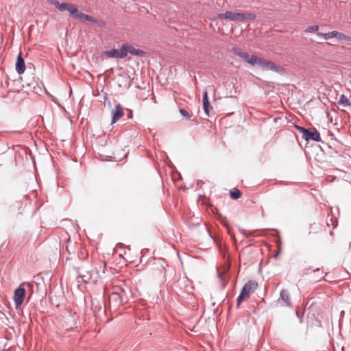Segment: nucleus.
Here are the masks:
<instances>
[{"label":"nucleus","instance_id":"obj_5","mask_svg":"<svg viewBox=\"0 0 351 351\" xmlns=\"http://www.w3.org/2000/svg\"><path fill=\"white\" fill-rule=\"evenodd\" d=\"M191 288V282L186 277L180 278L173 285V290L178 295L189 293Z\"/></svg>","mask_w":351,"mask_h":351},{"label":"nucleus","instance_id":"obj_1","mask_svg":"<svg viewBox=\"0 0 351 351\" xmlns=\"http://www.w3.org/2000/svg\"><path fill=\"white\" fill-rule=\"evenodd\" d=\"M233 53L241 58L244 62L252 66L258 64L261 69L267 71H273L279 72L281 68L277 66L274 62L267 60L263 58L257 57L255 55L250 56L248 53L243 51L241 48L233 47L232 48Z\"/></svg>","mask_w":351,"mask_h":351},{"label":"nucleus","instance_id":"obj_14","mask_svg":"<svg viewBox=\"0 0 351 351\" xmlns=\"http://www.w3.org/2000/svg\"><path fill=\"white\" fill-rule=\"evenodd\" d=\"M16 71L19 75L23 73L25 71V61L22 58L21 53H19L17 56Z\"/></svg>","mask_w":351,"mask_h":351},{"label":"nucleus","instance_id":"obj_4","mask_svg":"<svg viewBox=\"0 0 351 351\" xmlns=\"http://www.w3.org/2000/svg\"><path fill=\"white\" fill-rule=\"evenodd\" d=\"M258 283L255 280L247 281L243 287L241 291L237 300V304L239 306L243 300L249 298L250 294L253 293L257 288Z\"/></svg>","mask_w":351,"mask_h":351},{"label":"nucleus","instance_id":"obj_23","mask_svg":"<svg viewBox=\"0 0 351 351\" xmlns=\"http://www.w3.org/2000/svg\"><path fill=\"white\" fill-rule=\"evenodd\" d=\"M295 128H296V130H297L299 132H300V133L302 134V137L304 136V133H305V132H306V130H308V129H306V128H303V127H302V126H299V125H295Z\"/></svg>","mask_w":351,"mask_h":351},{"label":"nucleus","instance_id":"obj_28","mask_svg":"<svg viewBox=\"0 0 351 351\" xmlns=\"http://www.w3.org/2000/svg\"><path fill=\"white\" fill-rule=\"evenodd\" d=\"M104 99H105L104 103H106V101L108 100V97L106 96Z\"/></svg>","mask_w":351,"mask_h":351},{"label":"nucleus","instance_id":"obj_7","mask_svg":"<svg viewBox=\"0 0 351 351\" xmlns=\"http://www.w3.org/2000/svg\"><path fill=\"white\" fill-rule=\"evenodd\" d=\"M126 301L123 296L112 292L109 296V307L113 311H117Z\"/></svg>","mask_w":351,"mask_h":351},{"label":"nucleus","instance_id":"obj_12","mask_svg":"<svg viewBox=\"0 0 351 351\" xmlns=\"http://www.w3.org/2000/svg\"><path fill=\"white\" fill-rule=\"evenodd\" d=\"M124 114L123 107L118 104L112 112V123H115Z\"/></svg>","mask_w":351,"mask_h":351},{"label":"nucleus","instance_id":"obj_24","mask_svg":"<svg viewBox=\"0 0 351 351\" xmlns=\"http://www.w3.org/2000/svg\"><path fill=\"white\" fill-rule=\"evenodd\" d=\"M103 307H104V309L106 308V304H105V302H104V300H102L101 302L99 311H101Z\"/></svg>","mask_w":351,"mask_h":351},{"label":"nucleus","instance_id":"obj_11","mask_svg":"<svg viewBox=\"0 0 351 351\" xmlns=\"http://www.w3.org/2000/svg\"><path fill=\"white\" fill-rule=\"evenodd\" d=\"M278 303L280 304V306L284 307H290L291 306V302L289 296V293L287 290L282 289L280 293L279 298L278 299Z\"/></svg>","mask_w":351,"mask_h":351},{"label":"nucleus","instance_id":"obj_29","mask_svg":"<svg viewBox=\"0 0 351 351\" xmlns=\"http://www.w3.org/2000/svg\"><path fill=\"white\" fill-rule=\"evenodd\" d=\"M92 305H93V307L95 306V303H94V302H93H93H92Z\"/></svg>","mask_w":351,"mask_h":351},{"label":"nucleus","instance_id":"obj_17","mask_svg":"<svg viewBox=\"0 0 351 351\" xmlns=\"http://www.w3.org/2000/svg\"><path fill=\"white\" fill-rule=\"evenodd\" d=\"M338 32L337 31H332L328 33H319L318 32L317 36L322 37L325 40H328L332 38H335L337 36Z\"/></svg>","mask_w":351,"mask_h":351},{"label":"nucleus","instance_id":"obj_6","mask_svg":"<svg viewBox=\"0 0 351 351\" xmlns=\"http://www.w3.org/2000/svg\"><path fill=\"white\" fill-rule=\"evenodd\" d=\"M76 270L78 277L81 278L84 282L87 283L91 280L94 271L91 269V266L88 263L77 267Z\"/></svg>","mask_w":351,"mask_h":351},{"label":"nucleus","instance_id":"obj_18","mask_svg":"<svg viewBox=\"0 0 351 351\" xmlns=\"http://www.w3.org/2000/svg\"><path fill=\"white\" fill-rule=\"evenodd\" d=\"M112 292L119 295L120 296H123V298H124V300L127 301V291L125 289L121 287H115Z\"/></svg>","mask_w":351,"mask_h":351},{"label":"nucleus","instance_id":"obj_25","mask_svg":"<svg viewBox=\"0 0 351 351\" xmlns=\"http://www.w3.org/2000/svg\"><path fill=\"white\" fill-rule=\"evenodd\" d=\"M203 184H204V182H203L202 180H198L197 181V186L198 187H201Z\"/></svg>","mask_w":351,"mask_h":351},{"label":"nucleus","instance_id":"obj_8","mask_svg":"<svg viewBox=\"0 0 351 351\" xmlns=\"http://www.w3.org/2000/svg\"><path fill=\"white\" fill-rule=\"evenodd\" d=\"M121 49L124 53V58L128 56V54H130L132 56H143L145 55L144 51L139 49H136L128 43L123 44L121 45Z\"/></svg>","mask_w":351,"mask_h":351},{"label":"nucleus","instance_id":"obj_16","mask_svg":"<svg viewBox=\"0 0 351 351\" xmlns=\"http://www.w3.org/2000/svg\"><path fill=\"white\" fill-rule=\"evenodd\" d=\"M338 104L343 107H348L351 106V101L346 95H341L338 101Z\"/></svg>","mask_w":351,"mask_h":351},{"label":"nucleus","instance_id":"obj_22","mask_svg":"<svg viewBox=\"0 0 351 351\" xmlns=\"http://www.w3.org/2000/svg\"><path fill=\"white\" fill-rule=\"evenodd\" d=\"M179 111H180V114H181L183 117H186V119H189L191 117V114H189V112L187 110H186L185 109L180 108Z\"/></svg>","mask_w":351,"mask_h":351},{"label":"nucleus","instance_id":"obj_15","mask_svg":"<svg viewBox=\"0 0 351 351\" xmlns=\"http://www.w3.org/2000/svg\"><path fill=\"white\" fill-rule=\"evenodd\" d=\"M203 107L204 112L208 115L209 114V108H211L210 104L208 101V97L207 91L205 90L203 95Z\"/></svg>","mask_w":351,"mask_h":351},{"label":"nucleus","instance_id":"obj_3","mask_svg":"<svg viewBox=\"0 0 351 351\" xmlns=\"http://www.w3.org/2000/svg\"><path fill=\"white\" fill-rule=\"evenodd\" d=\"M218 18L222 20L226 19L232 21H243L246 20H254L256 19V15L249 12L244 13L226 11L224 13L218 14Z\"/></svg>","mask_w":351,"mask_h":351},{"label":"nucleus","instance_id":"obj_20","mask_svg":"<svg viewBox=\"0 0 351 351\" xmlns=\"http://www.w3.org/2000/svg\"><path fill=\"white\" fill-rule=\"evenodd\" d=\"M339 40H344V41H351V37L344 34L343 33L339 32L335 37Z\"/></svg>","mask_w":351,"mask_h":351},{"label":"nucleus","instance_id":"obj_26","mask_svg":"<svg viewBox=\"0 0 351 351\" xmlns=\"http://www.w3.org/2000/svg\"><path fill=\"white\" fill-rule=\"evenodd\" d=\"M314 272L319 273L321 276L323 275V271H322L319 268H317L313 270Z\"/></svg>","mask_w":351,"mask_h":351},{"label":"nucleus","instance_id":"obj_21","mask_svg":"<svg viewBox=\"0 0 351 351\" xmlns=\"http://www.w3.org/2000/svg\"><path fill=\"white\" fill-rule=\"evenodd\" d=\"M319 29V26L318 25H311V26H308L306 29V32H308V33H312V32H317Z\"/></svg>","mask_w":351,"mask_h":351},{"label":"nucleus","instance_id":"obj_13","mask_svg":"<svg viewBox=\"0 0 351 351\" xmlns=\"http://www.w3.org/2000/svg\"><path fill=\"white\" fill-rule=\"evenodd\" d=\"M105 55L110 58L123 59L124 53L121 48L120 49H112L104 52Z\"/></svg>","mask_w":351,"mask_h":351},{"label":"nucleus","instance_id":"obj_19","mask_svg":"<svg viewBox=\"0 0 351 351\" xmlns=\"http://www.w3.org/2000/svg\"><path fill=\"white\" fill-rule=\"evenodd\" d=\"M230 195L233 199H237L241 197V193L238 189L234 188L230 191Z\"/></svg>","mask_w":351,"mask_h":351},{"label":"nucleus","instance_id":"obj_27","mask_svg":"<svg viewBox=\"0 0 351 351\" xmlns=\"http://www.w3.org/2000/svg\"><path fill=\"white\" fill-rule=\"evenodd\" d=\"M239 230H240V232H241V234H242L244 237H249V234H248L247 233H246V232H245V231L244 230H241V229H240Z\"/></svg>","mask_w":351,"mask_h":351},{"label":"nucleus","instance_id":"obj_9","mask_svg":"<svg viewBox=\"0 0 351 351\" xmlns=\"http://www.w3.org/2000/svg\"><path fill=\"white\" fill-rule=\"evenodd\" d=\"M303 138L306 141L320 142L322 141L320 134L315 128L308 129L304 133Z\"/></svg>","mask_w":351,"mask_h":351},{"label":"nucleus","instance_id":"obj_10","mask_svg":"<svg viewBox=\"0 0 351 351\" xmlns=\"http://www.w3.org/2000/svg\"><path fill=\"white\" fill-rule=\"evenodd\" d=\"M21 286L22 285H21L14 291V301L16 308L19 307L22 304L25 295L26 291Z\"/></svg>","mask_w":351,"mask_h":351},{"label":"nucleus","instance_id":"obj_2","mask_svg":"<svg viewBox=\"0 0 351 351\" xmlns=\"http://www.w3.org/2000/svg\"><path fill=\"white\" fill-rule=\"evenodd\" d=\"M59 11L68 12L71 16L82 22L88 21L94 24H99L100 21L90 15L86 14L78 10L77 8L71 3L65 1H50Z\"/></svg>","mask_w":351,"mask_h":351}]
</instances>
